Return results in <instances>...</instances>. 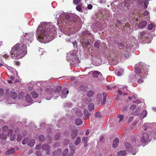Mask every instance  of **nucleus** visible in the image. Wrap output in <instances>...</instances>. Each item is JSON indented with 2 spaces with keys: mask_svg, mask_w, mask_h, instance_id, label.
Masks as SVG:
<instances>
[{
  "mask_svg": "<svg viewBox=\"0 0 156 156\" xmlns=\"http://www.w3.org/2000/svg\"><path fill=\"white\" fill-rule=\"evenodd\" d=\"M125 146L126 149L129 151H132V146L131 144L128 142L125 143Z\"/></svg>",
  "mask_w": 156,
  "mask_h": 156,
  "instance_id": "nucleus-14",
  "label": "nucleus"
},
{
  "mask_svg": "<svg viewBox=\"0 0 156 156\" xmlns=\"http://www.w3.org/2000/svg\"><path fill=\"white\" fill-rule=\"evenodd\" d=\"M3 134H2L0 135V137L1 138H3L4 139H6V135H5L4 137H2V136H3Z\"/></svg>",
  "mask_w": 156,
  "mask_h": 156,
  "instance_id": "nucleus-59",
  "label": "nucleus"
},
{
  "mask_svg": "<svg viewBox=\"0 0 156 156\" xmlns=\"http://www.w3.org/2000/svg\"><path fill=\"white\" fill-rule=\"evenodd\" d=\"M103 98L101 104L102 105H105V104L106 102V100L107 99V94L105 92H103Z\"/></svg>",
  "mask_w": 156,
  "mask_h": 156,
  "instance_id": "nucleus-18",
  "label": "nucleus"
},
{
  "mask_svg": "<svg viewBox=\"0 0 156 156\" xmlns=\"http://www.w3.org/2000/svg\"><path fill=\"white\" fill-rule=\"evenodd\" d=\"M122 3L121 5L122 7H128L129 6V3L127 2L126 0H121Z\"/></svg>",
  "mask_w": 156,
  "mask_h": 156,
  "instance_id": "nucleus-11",
  "label": "nucleus"
},
{
  "mask_svg": "<svg viewBox=\"0 0 156 156\" xmlns=\"http://www.w3.org/2000/svg\"><path fill=\"white\" fill-rule=\"evenodd\" d=\"M82 123V120L80 119H76L75 121V123L77 126L80 125Z\"/></svg>",
  "mask_w": 156,
  "mask_h": 156,
  "instance_id": "nucleus-29",
  "label": "nucleus"
},
{
  "mask_svg": "<svg viewBox=\"0 0 156 156\" xmlns=\"http://www.w3.org/2000/svg\"><path fill=\"white\" fill-rule=\"evenodd\" d=\"M4 94V90L2 89H0V96H2Z\"/></svg>",
  "mask_w": 156,
  "mask_h": 156,
  "instance_id": "nucleus-49",
  "label": "nucleus"
},
{
  "mask_svg": "<svg viewBox=\"0 0 156 156\" xmlns=\"http://www.w3.org/2000/svg\"><path fill=\"white\" fill-rule=\"evenodd\" d=\"M128 107L127 106H125L122 108V110L123 111H125L127 109Z\"/></svg>",
  "mask_w": 156,
  "mask_h": 156,
  "instance_id": "nucleus-60",
  "label": "nucleus"
},
{
  "mask_svg": "<svg viewBox=\"0 0 156 156\" xmlns=\"http://www.w3.org/2000/svg\"><path fill=\"white\" fill-rule=\"evenodd\" d=\"M151 124L154 125L156 126V123H154V122L153 123H146L144 124V126L145 127L146 126L147 127L148 126L149 127L150 126V125H151Z\"/></svg>",
  "mask_w": 156,
  "mask_h": 156,
  "instance_id": "nucleus-35",
  "label": "nucleus"
},
{
  "mask_svg": "<svg viewBox=\"0 0 156 156\" xmlns=\"http://www.w3.org/2000/svg\"><path fill=\"white\" fill-rule=\"evenodd\" d=\"M156 26L155 24L153 23H150L149 24L148 27V29L149 30H151L153 28Z\"/></svg>",
  "mask_w": 156,
  "mask_h": 156,
  "instance_id": "nucleus-32",
  "label": "nucleus"
},
{
  "mask_svg": "<svg viewBox=\"0 0 156 156\" xmlns=\"http://www.w3.org/2000/svg\"><path fill=\"white\" fill-rule=\"evenodd\" d=\"M76 113V115L79 117L81 116L82 115V114L80 111L77 112Z\"/></svg>",
  "mask_w": 156,
  "mask_h": 156,
  "instance_id": "nucleus-48",
  "label": "nucleus"
},
{
  "mask_svg": "<svg viewBox=\"0 0 156 156\" xmlns=\"http://www.w3.org/2000/svg\"><path fill=\"white\" fill-rule=\"evenodd\" d=\"M84 44L86 45H88L90 44V42L88 41L85 42L84 43Z\"/></svg>",
  "mask_w": 156,
  "mask_h": 156,
  "instance_id": "nucleus-61",
  "label": "nucleus"
},
{
  "mask_svg": "<svg viewBox=\"0 0 156 156\" xmlns=\"http://www.w3.org/2000/svg\"><path fill=\"white\" fill-rule=\"evenodd\" d=\"M60 134L59 133H57L55 136V140H58L60 137Z\"/></svg>",
  "mask_w": 156,
  "mask_h": 156,
  "instance_id": "nucleus-41",
  "label": "nucleus"
},
{
  "mask_svg": "<svg viewBox=\"0 0 156 156\" xmlns=\"http://www.w3.org/2000/svg\"><path fill=\"white\" fill-rule=\"evenodd\" d=\"M25 41L23 43H17L12 48L11 51V56L15 59L21 58L24 57L27 53Z\"/></svg>",
  "mask_w": 156,
  "mask_h": 156,
  "instance_id": "nucleus-2",
  "label": "nucleus"
},
{
  "mask_svg": "<svg viewBox=\"0 0 156 156\" xmlns=\"http://www.w3.org/2000/svg\"><path fill=\"white\" fill-rule=\"evenodd\" d=\"M147 24V22L145 21H143L140 22L139 25L138 27L140 28H143L145 27Z\"/></svg>",
  "mask_w": 156,
  "mask_h": 156,
  "instance_id": "nucleus-13",
  "label": "nucleus"
},
{
  "mask_svg": "<svg viewBox=\"0 0 156 156\" xmlns=\"http://www.w3.org/2000/svg\"><path fill=\"white\" fill-rule=\"evenodd\" d=\"M133 117H130L128 120L129 122H131L133 120Z\"/></svg>",
  "mask_w": 156,
  "mask_h": 156,
  "instance_id": "nucleus-58",
  "label": "nucleus"
},
{
  "mask_svg": "<svg viewBox=\"0 0 156 156\" xmlns=\"http://www.w3.org/2000/svg\"><path fill=\"white\" fill-rule=\"evenodd\" d=\"M123 119L124 116L123 115H119L118 116V118L117 120L119 122L123 121Z\"/></svg>",
  "mask_w": 156,
  "mask_h": 156,
  "instance_id": "nucleus-24",
  "label": "nucleus"
},
{
  "mask_svg": "<svg viewBox=\"0 0 156 156\" xmlns=\"http://www.w3.org/2000/svg\"><path fill=\"white\" fill-rule=\"evenodd\" d=\"M97 98L100 101H101L102 98V95H101L98 94L97 96Z\"/></svg>",
  "mask_w": 156,
  "mask_h": 156,
  "instance_id": "nucleus-53",
  "label": "nucleus"
},
{
  "mask_svg": "<svg viewBox=\"0 0 156 156\" xmlns=\"http://www.w3.org/2000/svg\"><path fill=\"white\" fill-rule=\"evenodd\" d=\"M136 107L135 105H132L130 107V108L131 109L133 110L136 108Z\"/></svg>",
  "mask_w": 156,
  "mask_h": 156,
  "instance_id": "nucleus-52",
  "label": "nucleus"
},
{
  "mask_svg": "<svg viewBox=\"0 0 156 156\" xmlns=\"http://www.w3.org/2000/svg\"><path fill=\"white\" fill-rule=\"evenodd\" d=\"M33 97L34 98H36L38 97V94L35 91H33L31 93Z\"/></svg>",
  "mask_w": 156,
  "mask_h": 156,
  "instance_id": "nucleus-34",
  "label": "nucleus"
},
{
  "mask_svg": "<svg viewBox=\"0 0 156 156\" xmlns=\"http://www.w3.org/2000/svg\"><path fill=\"white\" fill-rule=\"evenodd\" d=\"M77 131L75 130L73 131L71 135V137L73 139L74 138L77 136Z\"/></svg>",
  "mask_w": 156,
  "mask_h": 156,
  "instance_id": "nucleus-28",
  "label": "nucleus"
},
{
  "mask_svg": "<svg viewBox=\"0 0 156 156\" xmlns=\"http://www.w3.org/2000/svg\"><path fill=\"white\" fill-rule=\"evenodd\" d=\"M84 115L85 117L87 118H88L90 115L88 110L87 109H85L83 111Z\"/></svg>",
  "mask_w": 156,
  "mask_h": 156,
  "instance_id": "nucleus-25",
  "label": "nucleus"
},
{
  "mask_svg": "<svg viewBox=\"0 0 156 156\" xmlns=\"http://www.w3.org/2000/svg\"><path fill=\"white\" fill-rule=\"evenodd\" d=\"M133 102L136 103L137 104H139L141 102V101L139 100H137L135 101H133Z\"/></svg>",
  "mask_w": 156,
  "mask_h": 156,
  "instance_id": "nucleus-55",
  "label": "nucleus"
},
{
  "mask_svg": "<svg viewBox=\"0 0 156 156\" xmlns=\"http://www.w3.org/2000/svg\"><path fill=\"white\" fill-rule=\"evenodd\" d=\"M151 139V138L149 136L148 134L144 133L142 135L141 141L143 143L149 142L150 141Z\"/></svg>",
  "mask_w": 156,
  "mask_h": 156,
  "instance_id": "nucleus-5",
  "label": "nucleus"
},
{
  "mask_svg": "<svg viewBox=\"0 0 156 156\" xmlns=\"http://www.w3.org/2000/svg\"><path fill=\"white\" fill-rule=\"evenodd\" d=\"M119 143V140L118 138H116L115 139L113 143V147L114 148L116 147L118 145V144Z\"/></svg>",
  "mask_w": 156,
  "mask_h": 156,
  "instance_id": "nucleus-16",
  "label": "nucleus"
},
{
  "mask_svg": "<svg viewBox=\"0 0 156 156\" xmlns=\"http://www.w3.org/2000/svg\"><path fill=\"white\" fill-rule=\"evenodd\" d=\"M9 94L13 99L16 98L17 97V94L15 92H10Z\"/></svg>",
  "mask_w": 156,
  "mask_h": 156,
  "instance_id": "nucleus-26",
  "label": "nucleus"
},
{
  "mask_svg": "<svg viewBox=\"0 0 156 156\" xmlns=\"http://www.w3.org/2000/svg\"><path fill=\"white\" fill-rule=\"evenodd\" d=\"M9 78L12 80H14V77L13 76H11L9 77Z\"/></svg>",
  "mask_w": 156,
  "mask_h": 156,
  "instance_id": "nucleus-64",
  "label": "nucleus"
},
{
  "mask_svg": "<svg viewBox=\"0 0 156 156\" xmlns=\"http://www.w3.org/2000/svg\"><path fill=\"white\" fill-rule=\"evenodd\" d=\"M41 146L40 144L37 145L36 147L35 148L36 149H39L41 148Z\"/></svg>",
  "mask_w": 156,
  "mask_h": 156,
  "instance_id": "nucleus-54",
  "label": "nucleus"
},
{
  "mask_svg": "<svg viewBox=\"0 0 156 156\" xmlns=\"http://www.w3.org/2000/svg\"><path fill=\"white\" fill-rule=\"evenodd\" d=\"M61 149H58L53 153V155L55 156H59L61 153Z\"/></svg>",
  "mask_w": 156,
  "mask_h": 156,
  "instance_id": "nucleus-17",
  "label": "nucleus"
},
{
  "mask_svg": "<svg viewBox=\"0 0 156 156\" xmlns=\"http://www.w3.org/2000/svg\"><path fill=\"white\" fill-rule=\"evenodd\" d=\"M36 155H37L38 156H41V154L40 153V152L39 151H37L36 152Z\"/></svg>",
  "mask_w": 156,
  "mask_h": 156,
  "instance_id": "nucleus-56",
  "label": "nucleus"
},
{
  "mask_svg": "<svg viewBox=\"0 0 156 156\" xmlns=\"http://www.w3.org/2000/svg\"><path fill=\"white\" fill-rule=\"evenodd\" d=\"M126 154V152L125 151H122L119 152L117 153L118 156H124Z\"/></svg>",
  "mask_w": 156,
  "mask_h": 156,
  "instance_id": "nucleus-23",
  "label": "nucleus"
},
{
  "mask_svg": "<svg viewBox=\"0 0 156 156\" xmlns=\"http://www.w3.org/2000/svg\"><path fill=\"white\" fill-rule=\"evenodd\" d=\"M4 58H7L9 57V55L7 54H5L3 56Z\"/></svg>",
  "mask_w": 156,
  "mask_h": 156,
  "instance_id": "nucleus-63",
  "label": "nucleus"
},
{
  "mask_svg": "<svg viewBox=\"0 0 156 156\" xmlns=\"http://www.w3.org/2000/svg\"><path fill=\"white\" fill-rule=\"evenodd\" d=\"M88 109L90 111H93L94 108V105L92 103H91L88 105Z\"/></svg>",
  "mask_w": 156,
  "mask_h": 156,
  "instance_id": "nucleus-27",
  "label": "nucleus"
},
{
  "mask_svg": "<svg viewBox=\"0 0 156 156\" xmlns=\"http://www.w3.org/2000/svg\"><path fill=\"white\" fill-rule=\"evenodd\" d=\"M147 114V112L146 110H144L143 112V118L145 117Z\"/></svg>",
  "mask_w": 156,
  "mask_h": 156,
  "instance_id": "nucleus-51",
  "label": "nucleus"
},
{
  "mask_svg": "<svg viewBox=\"0 0 156 156\" xmlns=\"http://www.w3.org/2000/svg\"><path fill=\"white\" fill-rule=\"evenodd\" d=\"M43 49L42 48L39 49L38 50V54L40 55H42L43 53Z\"/></svg>",
  "mask_w": 156,
  "mask_h": 156,
  "instance_id": "nucleus-45",
  "label": "nucleus"
},
{
  "mask_svg": "<svg viewBox=\"0 0 156 156\" xmlns=\"http://www.w3.org/2000/svg\"><path fill=\"white\" fill-rule=\"evenodd\" d=\"M39 139L40 141L41 142L43 141L44 139V138L43 135H41L39 137Z\"/></svg>",
  "mask_w": 156,
  "mask_h": 156,
  "instance_id": "nucleus-43",
  "label": "nucleus"
},
{
  "mask_svg": "<svg viewBox=\"0 0 156 156\" xmlns=\"http://www.w3.org/2000/svg\"><path fill=\"white\" fill-rule=\"evenodd\" d=\"M101 46V42L100 41H96L94 44V47L98 49L100 48Z\"/></svg>",
  "mask_w": 156,
  "mask_h": 156,
  "instance_id": "nucleus-22",
  "label": "nucleus"
},
{
  "mask_svg": "<svg viewBox=\"0 0 156 156\" xmlns=\"http://www.w3.org/2000/svg\"><path fill=\"white\" fill-rule=\"evenodd\" d=\"M13 130L12 129H9L8 131V134L10 136V140L12 141L14 140L15 137V134H12Z\"/></svg>",
  "mask_w": 156,
  "mask_h": 156,
  "instance_id": "nucleus-10",
  "label": "nucleus"
},
{
  "mask_svg": "<svg viewBox=\"0 0 156 156\" xmlns=\"http://www.w3.org/2000/svg\"><path fill=\"white\" fill-rule=\"evenodd\" d=\"M135 72L140 74L138 78V83H141L143 82V79L146 78V76L148 74V70L145 64L142 62H139L136 64L135 66Z\"/></svg>",
  "mask_w": 156,
  "mask_h": 156,
  "instance_id": "nucleus-3",
  "label": "nucleus"
},
{
  "mask_svg": "<svg viewBox=\"0 0 156 156\" xmlns=\"http://www.w3.org/2000/svg\"><path fill=\"white\" fill-rule=\"evenodd\" d=\"M96 117L100 118L101 117V114L99 112H97L95 113Z\"/></svg>",
  "mask_w": 156,
  "mask_h": 156,
  "instance_id": "nucleus-47",
  "label": "nucleus"
},
{
  "mask_svg": "<svg viewBox=\"0 0 156 156\" xmlns=\"http://www.w3.org/2000/svg\"><path fill=\"white\" fill-rule=\"evenodd\" d=\"M15 151V149L14 148H12L5 152V154L6 155H10L13 154Z\"/></svg>",
  "mask_w": 156,
  "mask_h": 156,
  "instance_id": "nucleus-21",
  "label": "nucleus"
},
{
  "mask_svg": "<svg viewBox=\"0 0 156 156\" xmlns=\"http://www.w3.org/2000/svg\"><path fill=\"white\" fill-rule=\"evenodd\" d=\"M81 1V0H73V3L75 5H77L80 3Z\"/></svg>",
  "mask_w": 156,
  "mask_h": 156,
  "instance_id": "nucleus-36",
  "label": "nucleus"
},
{
  "mask_svg": "<svg viewBox=\"0 0 156 156\" xmlns=\"http://www.w3.org/2000/svg\"><path fill=\"white\" fill-rule=\"evenodd\" d=\"M62 90V87L60 86L58 87L55 90L54 94H52L53 90L51 88H46V92L45 96L46 98V99L48 100L50 99L53 96V98L55 99H56L59 96V93Z\"/></svg>",
  "mask_w": 156,
  "mask_h": 156,
  "instance_id": "nucleus-4",
  "label": "nucleus"
},
{
  "mask_svg": "<svg viewBox=\"0 0 156 156\" xmlns=\"http://www.w3.org/2000/svg\"><path fill=\"white\" fill-rule=\"evenodd\" d=\"M88 137H83L82 139V141L83 142L84 144V146L85 147H86L88 146Z\"/></svg>",
  "mask_w": 156,
  "mask_h": 156,
  "instance_id": "nucleus-12",
  "label": "nucleus"
},
{
  "mask_svg": "<svg viewBox=\"0 0 156 156\" xmlns=\"http://www.w3.org/2000/svg\"><path fill=\"white\" fill-rule=\"evenodd\" d=\"M69 92V90L66 88L64 89L61 92V97L62 98H66Z\"/></svg>",
  "mask_w": 156,
  "mask_h": 156,
  "instance_id": "nucleus-8",
  "label": "nucleus"
},
{
  "mask_svg": "<svg viewBox=\"0 0 156 156\" xmlns=\"http://www.w3.org/2000/svg\"><path fill=\"white\" fill-rule=\"evenodd\" d=\"M148 11H146L144 12V14L145 16H147L148 15Z\"/></svg>",
  "mask_w": 156,
  "mask_h": 156,
  "instance_id": "nucleus-62",
  "label": "nucleus"
},
{
  "mask_svg": "<svg viewBox=\"0 0 156 156\" xmlns=\"http://www.w3.org/2000/svg\"><path fill=\"white\" fill-rule=\"evenodd\" d=\"M73 61H74V62H73L74 64H76L79 62V60L78 58H77L75 57L73 59Z\"/></svg>",
  "mask_w": 156,
  "mask_h": 156,
  "instance_id": "nucleus-37",
  "label": "nucleus"
},
{
  "mask_svg": "<svg viewBox=\"0 0 156 156\" xmlns=\"http://www.w3.org/2000/svg\"><path fill=\"white\" fill-rule=\"evenodd\" d=\"M124 70L123 69H121L117 72V75L118 76H120L122 75L123 73Z\"/></svg>",
  "mask_w": 156,
  "mask_h": 156,
  "instance_id": "nucleus-31",
  "label": "nucleus"
},
{
  "mask_svg": "<svg viewBox=\"0 0 156 156\" xmlns=\"http://www.w3.org/2000/svg\"><path fill=\"white\" fill-rule=\"evenodd\" d=\"M35 143V141L34 139H31L29 140L27 143V145L30 146L31 147L34 146Z\"/></svg>",
  "mask_w": 156,
  "mask_h": 156,
  "instance_id": "nucleus-19",
  "label": "nucleus"
},
{
  "mask_svg": "<svg viewBox=\"0 0 156 156\" xmlns=\"http://www.w3.org/2000/svg\"><path fill=\"white\" fill-rule=\"evenodd\" d=\"M68 152V149H65L64 151L63 154L62 156H66Z\"/></svg>",
  "mask_w": 156,
  "mask_h": 156,
  "instance_id": "nucleus-39",
  "label": "nucleus"
},
{
  "mask_svg": "<svg viewBox=\"0 0 156 156\" xmlns=\"http://www.w3.org/2000/svg\"><path fill=\"white\" fill-rule=\"evenodd\" d=\"M99 141L100 142H104L105 140L104 139V138L103 136H101L99 138Z\"/></svg>",
  "mask_w": 156,
  "mask_h": 156,
  "instance_id": "nucleus-50",
  "label": "nucleus"
},
{
  "mask_svg": "<svg viewBox=\"0 0 156 156\" xmlns=\"http://www.w3.org/2000/svg\"><path fill=\"white\" fill-rule=\"evenodd\" d=\"M23 136L19 134L18 136L17 140L18 141H20L22 139Z\"/></svg>",
  "mask_w": 156,
  "mask_h": 156,
  "instance_id": "nucleus-46",
  "label": "nucleus"
},
{
  "mask_svg": "<svg viewBox=\"0 0 156 156\" xmlns=\"http://www.w3.org/2000/svg\"><path fill=\"white\" fill-rule=\"evenodd\" d=\"M94 93L93 91L90 90L89 91L87 94V96L89 97L92 96L94 95Z\"/></svg>",
  "mask_w": 156,
  "mask_h": 156,
  "instance_id": "nucleus-33",
  "label": "nucleus"
},
{
  "mask_svg": "<svg viewBox=\"0 0 156 156\" xmlns=\"http://www.w3.org/2000/svg\"><path fill=\"white\" fill-rule=\"evenodd\" d=\"M65 18L69 22H72L73 21L72 15H66L65 16Z\"/></svg>",
  "mask_w": 156,
  "mask_h": 156,
  "instance_id": "nucleus-15",
  "label": "nucleus"
},
{
  "mask_svg": "<svg viewBox=\"0 0 156 156\" xmlns=\"http://www.w3.org/2000/svg\"><path fill=\"white\" fill-rule=\"evenodd\" d=\"M69 147H70V149L72 151H74L75 149V146L72 144H70Z\"/></svg>",
  "mask_w": 156,
  "mask_h": 156,
  "instance_id": "nucleus-44",
  "label": "nucleus"
},
{
  "mask_svg": "<svg viewBox=\"0 0 156 156\" xmlns=\"http://www.w3.org/2000/svg\"><path fill=\"white\" fill-rule=\"evenodd\" d=\"M146 34V32L145 31L141 32L140 33V34L139 35L138 37H141L142 36H144Z\"/></svg>",
  "mask_w": 156,
  "mask_h": 156,
  "instance_id": "nucleus-40",
  "label": "nucleus"
},
{
  "mask_svg": "<svg viewBox=\"0 0 156 156\" xmlns=\"http://www.w3.org/2000/svg\"><path fill=\"white\" fill-rule=\"evenodd\" d=\"M24 36L26 39L24 41H25L26 42H27L26 39H27L30 43L33 40L34 34L32 33H25Z\"/></svg>",
  "mask_w": 156,
  "mask_h": 156,
  "instance_id": "nucleus-6",
  "label": "nucleus"
},
{
  "mask_svg": "<svg viewBox=\"0 0 156 156\" xmlns=\"http://www.w3.org/2000/svg\"><path fill=\"white\" fill-rule=\"evenodd\" d=\"M76 9L77 11L80 12H81L82 10L81 8V6L80 5H77L76 7Z\"/></svg>",
  "mask_w": 156,
  "mask_h": 156,
  "instance_id": "nucleus-38",
  "label": "nucleus"
},
{
  "mask_svg": "<svg viewBox=\"0 0 156 156\" xmlns=\"http://www.w3.org/2000/svg\"><path fill=\"white\" fill-rule=\"evenodd\" d=\"M92 76L94 77H99L102 78V75L101 73L98 71H94L92 73Z\"/></svg>",
  "mask_w": 156,
  "mask_h": 156,
  "instance_id": "nucleus-9",
  "label": "nucleus"
},
{
  "mask_svg": "<svg viewBox=\"0 0 156 156\" xmlns=\"http://www.w3.org/2000/svg\"><path fill=\"white\" fill-rule=\"evenodd\" d=\"M87 8L89 9H91L92 8V5L91 4H89L87 6Z\"/></svg>",
  "mask_w": 156,
  "mask_h": 156,
  "instance_id": "nucleus-57",
  "label": "nucleus"
},
{
  "mask_svg": "<svg viewBox=\"0 0 156 156\" xmlns=\"http://www.w3.org/2000/svg\"><path fill=\"white\" fill-rule=\"evenodd\" d=\"M56 33V28L51 23H41L37 30V38L41 42L43 40H49L50 37L54 36Z\"/></svg>",
  "mask_w": 156,
  "mask_h": 156,
  "instance_id": "nucleus-1",
  "label": "nucleus"
},
{
  "mask_svg": "<svg viewBox=\"0 0 156 156\" xmlns=\"http://www.w3.org/2000/svg\"><path fill=\"white\" fill-rule=\"evenodd\" d=\"M26 101L28 103H30L32 101V98L31 96L28 94H27L26 96Z\"/></svg>",
  "mask_w": 156,
  "mask_h": 156,
  "instance_id": "nucleus-20",
  "label": "nucleus"
},
{
  "mask_svg": "<svg viewBox=\"0 0 156 156\" xmlns=\"http://www.w3.org/2000/svg\"><path fill=\"white\" fill-rule=\"evenodd\" d=\"M50 146L47 144H44L42 146V149L45 151L47 154L48 155H49L51 153V151H50Z\"/></svg>",
  "mask_w": 156,
  "mask_h": 156,
  "instance_id": "nucleus-7",
  "label": "nucleus"
},
{
  "mask_svg": "<svg viewBox=\"0 0 156 156\" xmlns=\"http://www.w3.org/2000/svg\"><path fill=\"white\" fill-rule=\"evenodd\" d=\"M28 138H25L22 140V144H26L28 141Z\"/></svg>",
  "mask_w": 156,
  "mask_h": 156,
  "instance_id": "nucleus-42",
  "label": "nucleus"
},
{
  "mask_svg": "<svg viewBox=\"0 0 156 156\" xmlns=\"http://www.w3.org/2000/svg\"><path fill=\"white\" fill-rule=\"evenodd\" d=\"M80 138L79 137H78L75 141L74 144L76 145H77L80 143Z\"/></svg>",
  "mask_w": 156,
  "mask_h": 156,
  "instance_id": "nucleus-30",
  "label": "nucleus"
}]
</instances>
